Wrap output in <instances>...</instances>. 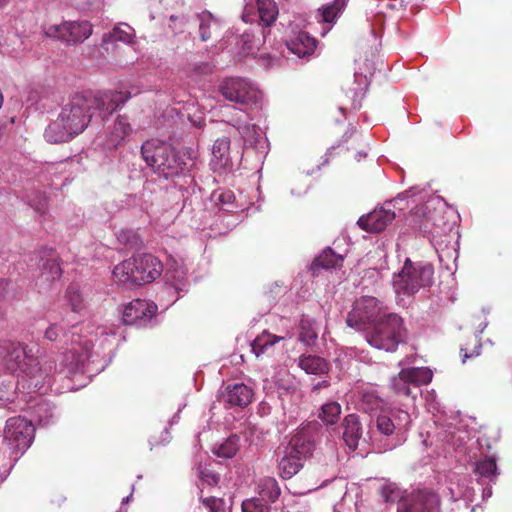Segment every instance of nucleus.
<instances>
[{
  "mask_svg": "<svg viewBox=\"0 0 512 512\" xmlns=\"http://www.w3.org/2000/svg\"><path fill=\"white\" fill-rule=\"evenodd\" d=\"M16 296V289L10 279H0V302Z\"/></svg>",
  "mask_w": 512,
  "mask_h": 512,
  "instance_id": "43",
  "label": "nucleus"
},
{
  "mask_svg": "<svg viewBox=\"0 0 512 512\" xmlns=\"http://www.w3.org/2000/svg\"><path fill=\"white\" fill-rule=\"evenodd\" d=\"M211 453L215 457L229 459L236 455V450H211Z\"/></svg>",
  "mask_w": 512,
  "mask_h": 512,
  "instance_id": "49",
  "label": "nucleus"
},
{
  "mask_svg": "<svg viewBox=\"0 0 512 512\" xmlns=\"http://www.w3.org/2000/svg\"><path fill=\"white\" fill-rule=\"evenodd\" d=\"M322 436L321 425L316 421L308 422L291 437L289 448H311L320 443Z\"/></svg>",
  "mask_w": 512,
  "mask_h": 512,
  "instance_id": "15",
  "label": "nucleus"
},
{
  "mask_svg": "<svg viewBox=\"0 0 512 512\" xmlns=\"http://www.w3.org/2000/svg\"><path fill=\"white\" fill-rule=\"evenodd\" d=\"M343 440L348 448H357L362 437V424L359 416L348 414L342 421Z\"/></svg>",
  "mask_w": 512,
  "mask_h": 512,
  "instance_id": "21",
  "label": "nucleus"
},
{
  "mask_svg": "<svg viewBox=\"0 0 512 512\" xmlns=\"http://www.w3.org/2000/svg\"><path fill=\"white\" fill-rule=\"evenodd\" d=\"M330 383L327 380L320 381L313 386V391L329 387Z\"/></svg>",
  "mask_w": 512,
  "mask_h": 512,
  "instance_id": "54",
  "label": "nucleus"
},
{
  "mask_svg": "<svg viewBox=\"0 0 512 512\" xmlns=\"http://www.w3.org/2000/svg\"><path fill=\"white\" fill-rule=\"evenodd\" d=\"M172 152V146L158 139L145 141L141 146V155L148 166L160 173L165 157Z\"/></svg>",
  "mask_w": 512,
  "mask_h": 512,
  "instance_id": "13",
  "label": "nucleus"
},
{
  "mask_svg": "<svg viewBox=\"0 0 512 512\" xmlns=\"http://www.w3.org/2000/svg\"><path fill=\"white\" fill-rule=\"evenodd\" d=\"M202 504L210 512H221L224 509L223 499L214 496L203 498Z\"/></svg>",
  "mask_w": 512,
  "mask_h": 512,
  "instance_id": "44",
  "label": "nucleus"
},
{
  "mask_svg": "<svg viewBox=\"0 0 512 512\" xmlns=\"http://www.w3.org/2000/svg\"><path fill=\"white\" fill-rule=\"evenodd\" d=\"M164 162L159 174H162L166 179L177 176L186 169L184 156L173 147L172 152L168 153Z\"/></svg>",
  "mask_w": 512,
  "mask_h": 512,
  "instance_id": "24",
  "label": "nucleus"
},
{
  "mask_svg": "<svg viewBox=\"0 0 512 512\" xmlns=\"http://www.w3.org/2000/svg\"><path fill=\"white\" fill-rule=\"evenodd\" d=\"M344 261L343 256L336 254L331 248L324 249L312 262L310 271L313 276L319 274L321 269L330 270L339 268Z\"/></svg>",
  "mask_w": 512,
  "mask_h": 512,
  "instance_id": "22",
  "label": "nucleus"
},
{
  "mask_svg": "<svg viewBox=\"0 0 512 512\" xmlns=\"http://www.w3.org/2000/svg\"><path fill=\"white\" fill-rule=\"evenodd\" d=\"M35 436L33 423L24 417H12L6 421L4 439L15 448H29Z\"/></svg>",
  "mask_w": 512,
  "mask_h": 512,
  "instance_id": "8",
  "label": "nucleus"
},
{
  "mask_svg": "<svg viewBox=\"0 0 512 512\" xmlns=\"http://www.w3.org/2000/svg\"><path fill=\"white\" fill-rule=\"evenodd\" d=\"M282 339L283 337L273 335L265 330L251 343L252 352L256 355V357H259L260 355L268 352L269 348H271L274 344L281 341Z\"/></svg>",
  "mask_w": 512,
  "mask_h": 512,
  "instance_id": "30",
  "label": "nucleus"
},
{
  "mask_svg": "<svg viewBox=\"0 0 512 512\" xmlns=\"http://www.w3.org/2000/svg\"><path fill=\"white\" fill-rule=\"evenodd\" d=\"M391 407L388 402L372 389H363L359 393L358 409L371 418L382 412H388Z\"/></svg>",
  "mask_w": 512,
  "mask_h": 512,
  "instance_id": "16",
  "label": "nucleus"
},
{
  "mask_svg": "<svg viewBox=\"0 0 512 512\" xmlns=\"http://www.w3.org/2000/svg\"><path fill=\"white\" fill-rule=\"evenodd\" d=\"M395 212L391 209H375L358 219V225L368 233H379L383 231L395 219Z\"/></svg>",
  "mask_w": 512,
  "mask_h": 512,
  "instance_id": "14",
  "label": "nucleus"
},
{
  "mask_svg": "<svg viewBox=\"0 0 512 512\" xmlns=\"http://www.w3.org/2000/svg\"><path fill=\"white\" fill-rule=\"evenodd\" d=\"M287 48L298 57L311 55L316 48V39L301 31L287 42Z\"/></svg>",
  "mask_w": 512,
  "mask_h": 512,
  "instance_id": "23",
  "label": "nucleus"
},
{
  "mask_svg": "<svg viewBox=\"0 0 512 512\" xmlns=\"http://www.w3.org/2000/svg\"><path fill=\"white\" fill-rule=\"evenodd\" d=\"M132 132V127L126 117L118 116L112 126L108 128L106 145L108 148H117L125 142Z\"/></svg>",
  "mask_w": 512,
  "mask_h": 512,
  "instance_id": "20",
  "label": "nucleus"
},
{
  "mask_svg": "<svg viewBox=\"0 0 512 512\" xmlns=\"http://www.w3.org/2000/svg\"><path fill=\"white\" fill-rule=\"evenodd\" d=\"M381 306L372 296H363L354 302L348 313L346 323L349 327L367 331L380 318Z\"/></svg>",
  "mask_w": 512,
  "mask_h": 512,
  "instance_id": "6",
  "label": "nucleus"
},
{
  "mask_svg": "<svg viewBox=\"0 0 512 512\" xmlns=\"http://www.w3.org/2000/svg\"><path fill=\"white\" fill-rule=\"evenodd\" d=\"M66 298L70 303L73 311L81 309L82 297L79 290L75 286H69L66 290Z\"/></svg>",
  "mask_w": 512,
  "mask_h": 512,
  "instance_id": "42",
  "label": "nucleus"
},
{
  "mask_svg": "<svg viewBox=\"0 0 512 512\" xmlns=\"http://www.w3.org/2000/svg\"><path fill=\"white\" fill-rule=\"evenodd\" d=\"M194 70L199 74H209L212 72V66L209 63L196 65Z\"/></svg>",
  "mask_w": 512,
  "mask_h": 512,
  "instance_id": "51",
  "label": "nucleus"
},
{
  "mask_svg": "<svg viewBox=\"0 0 512 512\" xmlns=\"http://www.w3.org/2000/svg\"><path fill=\"white\" fill-rule=\"evenodd\" d=\"M440 497L431 490H415L398 506V512H441Z\"/></svg>",
  "mask_w": 512,
  "mask_h": 512,
  "instance_id": "10",
  "label": "nucleus"
},
{
  "mask_svg": "<svg viewBox=\"0 0 512 512\" xmlns=\"http://www.w3.org/2000/svg\"><path fill=\"white\" fill-rule=\"evenodd\" d=\"M317 332L311 327L308 321L301 322V331L299 339L301 342L310 345L314 340L317 339Z\"/></svg>",
  "mask_w": 512,
  "mask_h": 512,
  "instance_id": "41",
  "label": "nucleus"
},
{
  "mask_svg": "<svg viewBox=\"0 0 512 512\" xmlns=\"http://www.w3.org/2000/svg\"><path fill=\"white\" fill-rule=\"evenodd\" d=\"M134 34L130 33L126 30L121 29L119 26L113 28V30L107 34H104L102 38L103 44L112 43V42H123V43H131L133 41Z\"/></svg>",
  "mask_w": 512,
  "mask_h": 512,
  "instance_id": "36",
  "label": "nucleus"
},
{
  "mask_svg": "<svg viewBox=\"0 0 512 512\" xmlns=\"http://www.w3.org/2000/svg\"><path fill=\"white\" fill-rule=\"evenodd\" d=\"M157 306L147 300L134 299L125 305L122 322L125 325L145 326L156 315Z\"/></svg>",
  "mask_w": 512,
  "mask_h": 512,
  "instance_id": "12",
  "label": "nucleus"
},
{
  "mask_svg": "<svg viewBox=\"0 0 512 512\" xmlns=\"http://www.w3.org/2000/svg\"><path fill=\"white\" fill-rule=\"evenodd\" d=\"M380 495L384 502L394 503L400 498L399 489L395 484H385L380 488Z\"/></svg>",
  "mask_w": 512,
  "mask_h": 512,
  "instance_id": "40",
  "label": "nucleus"
},
{
  "mask_svg": "<svg viewBox=\"0 0 512 512\" xmlns=\"http://www.w3.org/2000/svg\"><path fill=\"white\" fill-rule=\"evenodd\" d=\"M242 446L241 436L233 434L227 438L224 444H221L219 448H237Z\"/></svg>",
  "mask_w": 512,
  "mask_h": 512,
  "instance_id": "46",
  "label": "nucleus"
},
{
  "mask_svg": "<svg viewBox=\"0 0 512 512\" xmlns=\"http://www.w3.org/2000/svg\"><path fill=\"white\" fill-rule=\"evenodd\" d=\"M169 20H170L169 27L173 30L179 29L180 31H182V28L186 22L183 16H176V15H171Z\"/></svg>",
  "mask_w": 512,
  "mask_h": 512,
  "instance_id": "47",
  "label": "nucleus"
},
{
  "mask_svg": "<svg viewBox=\"0 0 512 512\" xmlns=\"http://www.w3.org/2000/svg\"><path fill=\"white\" fill-rule=\"evenodd\" d=\"M75 343L78 345H81V342H79V341H75ZM72 344L74 345V341L72 342Z\"/></svg>",
  "mask_w": 512,
  "mask_h": 512,
  "instance_id": "60",
  "label": "nucleus"
},
{
  "mask_svg": "<svg viewBox=\"0 0 512 512\" xmlns=\"http://www.w3.org/2000/svg\"><path fill=\"white\" fill-rule=\"evenodd\" d=\"M309 450H290L279 462V470L282 478H291L303 467L308 458Z\"/></svg>",
  "mask_w": 512,
  "mask_h": 512,
  "instance_id": "17",
  "label": "nucleus"
},
{
  "mask_svg": "<svg viewBox=\"0 0 512 512\" xmlns=\"http://www.w3.org/2000/svg\"><path fill=\"white\" fill-rule=\"evenodd\" d=\"M203 479L209 485H216L219 482L220 476L218 474H203Z\"/></svg>",
  "mask_w": 512,
  "mask_h": 512,
  "instance_id": "52",
  "label": "nucleus"
},
{
  "mask_svg": "<svg viewBox=\"0 0 512 512\" xmlns=\"http://www.w3.org/2000/svg\"><path fill=\"white\" fill-rule=\"evenodd\" d=\"M460 353L463 358V363H465L468 358L480 355L481 344L479 339L475 336L471 337L470 341L466 343V346L461 347Z\"/></svg>",
  "mask_w": 512,
  "mask_h": 512,
  "instance_id": "39",
  "label": "nucleus"
},
{
  "mask_svg": "<svg viewBox=\"0 0 512 512\" xmlns=\"http://www.w3.org/2000/svg\"><path fill=\"white\" fill-rule=\"evenodd\" d=\"M62 269L58 258H47L43 261L41 272L37 278V285L40 289L48 290L52 284L59 280Z\"/></svg>",
  "mask_w": 512,
  "mask_h": 512,
  "instance_id": "18",
  "label": "nucleus"
},
{
  "mask_svg": "<svg viewBox=\"0 0 512 512\" xmlns=\"http://www.w3.org/2000/svg\"><path fill=\"white\" fill-rule=\"evenodd\" d=\"M30 203H31V205L35 208V210L39 214L43 215V214L46 213V211H47V198H46V196H42L41 199L39 200V203L36 204V205H34L32 203V200H30Z\"/></svg>",
  "mask_w": 512,
  "mask_h": 512,
  "instance_id": "50",
  "label": "nucleus"
},
{
  "mask_svg": "<svg viewBox=\"0 0 512 512\" xmlns=\"http://www.w3.org/2000/svg\"><path fill=\"white\" fill-rule=\"evenodd\" d=\"M62 332V329L57 324L50 325L44 334V337L49 341H56Z\"/></svg>",
  "mask_w": 512,
  "mask_h": 512,
  "instance_id": "45",
  "label": "nucleus"
},
{
  "mask_svg": "<svg viewBox=\"0 0 512 512\" xmlns=\"http://www.w3.org/2000/svg\"><path fill=\"white\" fill-rule=\"evenodd\" d=\"M92 31V24L88 21H69L68 43H81L90 37Z\"/></svg>",
  "mask_w": 512,
  "mask_h": 512,
  "instance_id": "28",
  "label": "nucleus"
},
{
  "mask_svg": "<svg viewBox=\"0 0 512 512\" xmlns=\"http://www.w3.org/2000/svg\"><path fill=\"white\" fill-rule=\"evenodd\" d=\"M164 433H165L164 441H166L168 443L169 439L171 438L170 437V432L168 430H165Z\"/></svg>",
  "mask_w": 512,
  "mask_h": 512,
  "instance_id": "56",
  "label": "nucleus"
},
{
  "mask_svg": "<svg viewBox=\"0 0 512 512\" xmlns=\"http://www.w3.org/2000/svg\"><path fill=\"white\" fill-rule=\"evenodd\" d=\"M257 492L260 495L259 499L267 504L274 503L280 496L281 489L277 480L273 477H262L257 482Z\"/></svg>",
  "mask_w": 512,
  "mask_h": 512,
  "instance_id": "25",
  "label": "nucleus"
},
{
  "mask_svg": "<svg viewBox=\"0 0 512 512\" xmlns=\"http://www.w3.org/2000/svg\"><path fill=\"white\" fill-rule=\"evenodd\" d=\"M270 506L257 497L246 499L242 503V512H269Z\"/></svg>",
  "mask_w": 512,
  "mask_h": 512,
  "instance_id": "38",
  "label": "nucleus"
},
{
  "mask_svg": "<svg viewBox=\"0 0 512 512\" xmlns=\"http://www.w3.org/2000/svg\"><path fill=\"white\" fill-rule=\"evenodd\" d=\"M258 16L261 24L271 26L277 19L279 9L274 0H257Z\"/></svg>",
  "mask_w": 512,
  "mask_h": 512,
  "instance_id": "29",
  "label": "nucleus"
},
{
  "mask_svg": "<svg viewBox=\"0 0 512 512\" xmlns=\"http://www.w3.org/2000/svg\"><path fill=\"white\" fill-rule=\"evenodd\" d=\"M341 412V405L336 401H330L321 406L318 417L326 425H334L338 422Z\"/></svg>",
  "mask_w": 512,
  "mask_h": 512,
  "instance_id": "33",
  "label": "nucleus"
},
{
  "mask_svg": "<svg viewBox=\"0 0 512 512\" xmlns=\"http://www.w3.org/2000/svg\"><path fill=\"white\" fill-rule=\"evenodd\" d=\"M219 92L228 101L243 106L256 105L262 93L242 78H226L219 85Z\"/></svg>",
  "mask_w": 512,
  "mask_h": 512,
  "instance_id": "7",
  "label": "nucleus"
},
{
  "mask_svg": "<svg viewBox=\"0 0 512 512\" xmlns=\"http://www.w3.org/2000/svg\"><path fill=\"white\" fill-rule=\"evenodd\" d=\"M474 473L480 475L481 477H485L489 480H493L497 473V464L496 460L493 457H486L481 459L474 464Z\"/></svg>",
  "mask_w": 512,
  "mask_h": 512,
  "instance_id": "34",
  "label": "nucleus"
},
{
  "mask_svg": "<svg viewBox=\"0 0 512 512\" xmlns=\"http://www.w3.org/2000/svg\"><path fill=\"white\" fill-rule=\"evenodd\" d=\"M89 350V345L88 343H85L83 347L81 348H77L75 347L73 344H72V347H71V351L75 354H78L79 356H81L83 354V352L87 353Z\"/></svg>",
  "mask_w": 512,
  "mask_h": 512,
  "instance_id": "53",
  "label": "nucleus"
},
{
  "mask_svg": "<svg viewBox=\"0 0 512 512\" xmlns=\"http://www.w3.org/2000/svg\"><path fill=\"white\" fill-rule=\"evenodd\" d=\"M432 380V372L426 367H413L402 369L391 380V387L395 394L409 396L410 385L421 386Z\"/></svg>",
  "mask_w": 512,
  "mask_h": 512,
  "instance_id": "9",
  "label": "nucleus"
},
{
  "mask_svg": "<svg viewBox=\"0 0 512 512\" xmlns=\"http://www.w3.org/2000/svg\"><path fill=\"white\" fill-rule=\"evenodd\" d=\"M406 338L404 321L396 313L383 315L365 333V339L372 347L385 352L396 351Z\"/></svg>",
  "mask_w": 512,
  "mask_h": 512,
  "instance_id": "3",
  "label": "nucleus"
},
{
  "mask_svg": "<svg viewBox=\"0 0 512 512\" xmlns=\"http://www.w3.org/2000/svg\"><path fill=\"white\" fill-rule=\"evenodd\" d=\"M253 396V390L243 383L228 385L225 389V401L231 406L246 407Z\"/></svg>",
  "mask_w": 512,
  "mask_h": 512,
  "instance_id": "19",
  "label": "nucleus"
},
{
  "mask_svg": "<svg viewBox=\"0 0 512 512\" xmlns=\"http://www.w3.org/2000/svg\"><path fill=\"white\" fill-rule=\"evenodd\" d=\"M197 18L200 22L199 35L201 41L206 42L212 39V31L218 27L217 19L209 11H202L197 14Z\"/></svg>",
  "mask_w": 512,
  "mask_h": 512,
  "instance_id": "32",
  "label": "nucleus"
},
{
  "mask_svg": "<svg viewBox=\"0 0 512 512\" xmlns=\"http://www.w3.org/2000/svg\"><path fill=\"white\" fill-rule=\"evenodd\" d=\"M130 98L131 92L116 90L76 93L63 105L57 119L48 125L45 138L51 143L68 142L81 134L94 116L104 120Z\"/></svg>",
  "mask_w": 512,
  "mask_h": 512,
  "instance_id": "1",
  "label": "nucleus"
},
{
  "mask_svg": "<svg viewBox=\"0 0 512 512\" xmlns=\"http://www.w3.org/2000/svg\"><path fill=\"white\" fill-rule=\"evenodd\" d=\"M8 3V0H0V7L6 5Z\"/></svg>",
  "mask_w": 512,
  "mask_h": 512,
  "instance_id": "58",
  "label": "nucleus"
},
{
  "mask_svg": "<svg viewBox=\"0 0 512 512\" xmlns=\"http://www.w3.org/2000/svg\"><path fill=\"white\" fill-rule=\"evenodd\" d=\"M298 365L308 374L322 375L329 371L327 361L316 355H302Z\"/></svg>",
  "mask_w": 512,
  "mask_h": 512,
  "instance_id": "26",
  "label": "nucleus"
},
{
  "mask_svg": "<svg viewBox=\"0 0 512 512\" xmlns=\"http://www.w3.org/2000/svg\"><path fill=\"white\" fill-rule=\"evenodd\" d=\"M4 365L12 374H23L29 377L40 376L39 361L28 356L25 348L19 343H9L3 347Z\"/></svg>",
  "mask_w": 512,
  "mask_h": 512,
  "instance_id": "5",
  "label": "nucleus"
},
{
  "mask_svg": "<svg viewBox=\"0 0 512 512\" xmlns=\"http://www.w3.org/2000/svg\"><path fill=\"white\" fill-rule=\"evenodd\" d=\"M75 343L78 345H81V342H79V341H75ZM72 344L74 345V341L72 342Z\"/></svg>",
  "mask_w": 512,
  "mask_h": 512,
  "instance_id": "59",
  "label": "nucleus"
},
{
  "mask_svg": "<svg viewBox=\"0 0 512 512\" xmlns=\"http://www.w3.org/2000/svg\"><path fill=\"white\" fill-rule=\"evenodd\" d=\"M410 414L402 409L390 408L388 412H382L372 418L377 431L384 436L393 435L410 424Z\"/></svg>",
  "mask_w": 512,
  "mask_h": 512,
  "instance_id": "11",
  "label": "nucleus"
},
{
  "mask_svg": "<svg viewBox=\"0 0 512 512\" xmlns=\"http://www.w3.org/2000/svg\"><path fill=\"white\" fill-rule=\"evenodd\" d=\"M68 29L69 21L62 22L61 24H53L44 28L46 37L56 38L61 41L68 42Z\"/></svg>",
  "mask_w": 512,
  "mask_h": 512,
  "instance_id": "37",
  "label": "nucleus"
},
{
  "mask_svg": "<svg viewBox=\"0 0 512 512\" xmlns=\"http://www.w3.org/2000/svg\"><path fill=\"white\" fill-rule=\"evenodd\" d=\"M434 268L430 263L406 259L404 266L393 277V288L398 296H412L433 282Z\"/></svg>",
  "mask_w": 512,
  "mask_h": 512,
  "instance_id": "4",
  "label": "nucleus"
},
{
  "mask_svg": "<svg viewBox=\"0 0 512 512\" xmlns=\"http://www.w3.org/2000/svg\"><path fill=\"white\" fill-rule=\"evenodd\" d=\"M346 7V0H334L332 3L325 4L318 9L319 21L332 24L338 15Z\"/></svg>",
  "mask_w": 512,
  "mask_h": 512,
  "instance_id": "31",
  "label": "nucleus"
},
{
  "mask_svg": "<svg viewBox=\"0 0 512 512\" xmlns=\"http://www.w3.org/2000/svg\"><path fill=\"white\" fill-rule=\"evenodd\" d=\"M254 6L253 5H246L244 10H243V14H242V19L243 21H245L246 23H249V22H253L254 21Z\"/></svg>",
  "mask_w": 512,
  "mask_h": 512,
  "instance_id": "48",
  "label": "nucleus"
},
{
  "mask_svg": "<svg viewBox=\"0 0 512 512\" xmlns=\"http://www.w3.org/2000/svg\"><path fill=\"white\" fill-rule=\"evenodd\" d=\"M233 197L232 193L231 192H226V193H222L220 196H219V200L223 203H226V202H229L231 200V198Z\"/></svg>",
  "mask_w": 512,
  "mask_h": 512,
  "instance_id": "55",
  "label": "nucleus"
},
{
  "mask_svg": "<svg viewBox=\"0 0 512 512\" xmlns=\"http://www.w3.org/2000/svg\"><path fill=\"white\" fill-rule=\"evenodd\" d=\"M4 134V127L3 125L0 124V138L3 136Z\"/></svg>",
  "mask_w": 512,
  "mask_h": 512,
  "instance_id": "57",
  "label": "nucleus"
},
{
  "mask_svg": "<svg viewBox=\"0 0 512 512\" xmlns=\"http://www.w3.org/2000/svg\"><path fill=\"white\" fill-rule=\"evenodd\" d=\"M230 139L221 137L212 146V163L217 167H225L230 162Z\"/></svg>",
  "mask_w": 512,
  "mask_h": 512,
  "instance_id": "27",
  "label": "nucleus"
},
{
  "mask_svg": "<svg viewBox=\"0 0 512 512\" xmlns=\"http://www.w3.org/2000/svg\"><path fill=\"white\" fill-rule=\"evenodd\" d=\"M163 272L162 262L151 253L137 254L123 260L113 269L114 280L125 285H144L158 279Z\"/></svg>",
  "mask_w": 512,
  "mask_h": 512,
  "instance_id": "2",
  "label": "nucleus"
},
{
  "mask_svg": "<svg viewBox=\"0 0 512 512\" xmlns=\"http://www.w3.org/2000/svg\"><path fill=\"white\" fill-rule=\"evenodd\" d=\"M118 241L131 249H140L143 247V240L138 232L132 229H122L117 233Z\"/></svg>",
  "mask_w": 512,
  "mask_h": 512,
  "instance_id": "35",
  "label": "nucleus"
}]
</instances>
